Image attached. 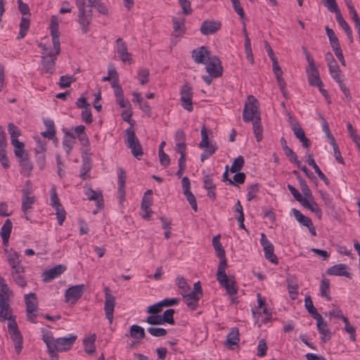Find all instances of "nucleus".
<instances>
[{
  "label": "nucleus",
  "instance_id": "nucleus-51",
  "mask_svg": "<svg viewBox=\"0 0 360 360\" xmlns=\"http://www.w3.org/2000/svg\"><path fill=\"white\" fill-rule=\"evenodd\" d=\"M326 31L332 49L340 46L338 39L335 34V32L332 29L329 28L328 26L326 27Z\"/></svg>",
  "mask_w": 360,
  "mask_h": 360
},
{
  "label": "nucleus",
  "instance_id": "nucleus-58",
  "mask_svg": "<svg viewBox=\"0 0 360 360\" xmlns=\"http://www.w3.org/2000/svg\"><path fill=\"white\" fill-rule=\"evenodd\" d=\"M138 77L141 84L144 85L149 80V71L146 68H141L138 72Z\"/></svg>",
  "mask_w": 360,
  "mask_h": 360
},
{
  "label": "nucleus",
  "instance_id": "nucleus-19",
  "mask_svg": "<svg viewBox=\"0 0 360 360\" xmlns=\"http://www.w3.org/2000/svg\"><path fill=\"white\" fill-rule=\"evenodd\" d=\"M314 319L317 321L318 330L319 333L322 335V337L321 338V340L323 342L328 341L330 339V335L327 323L323 321L321 315L315 317Z\"/></svg>",
  "mask_w": 360,
  "mask_h": 360
},
{
  "label": "nucleus",
  "instance_id": "nucleus-35",
  "mask_svg": "<svg viewBox=\"0 0 360 360\" xmlns=\"http://www.w3.org/2000/svg\"><path fill=\"white\" fill-rule=\"evenodd\" d=\"M309 199L304 198V200L301 203L302 205L310 210L312 212H314L316 215L318 217V218L321 219L322 217V212L320 207H319L318 204L316 202H314L313 199L310 200L311 201H309Z\"/></svg>",
  "mask_w": 360,
  "mask_h": 360
},
{
  "label": "nucleus",
  "instance_id": "nucleus-8",
  "mask_svg": "<svg viewBox=\"0 0 360 360\" xmlns=\"http://www.w3.org/2000/svg\"><path fill=\"white\" fill-rule=\"evenodd\" d=\"M86 288L84 284L75 285L68 288L65 293V302L71 304H76L82 296Z\"/></svg>",
  "mask_w": 360,
  "mask_h": 360
},
{
  "label": "nucleus",
  "instance_id": "nucleus-63",
  "mask_svg": "<svg viewBox=\"0 0 360 360\" xmlns=\"http://www.w3.org/2000/svg\"><path fill=\"white\" fill-rule=\"evenodd\" d=\"M147 330L154 337H163L167 334V330L162 328L150 327Z\"/></svg>",
  "mask_w": 360,
  "mask_h": 360
},
{
  "label": "nucleus",
  "instance_id": "nucleus-49",
  "mask_svg": "<svg viewBox=\"0 0 360 360\" xmlns=\"http://www.w3.org/2000/svg\"><path fill=\"white\" fill-rule=\"evenodd\" d=\"M301 190L304 195V198L312 200L313 195L311 190L309 189L306 181L301 177H298Z\"/></svg>",
  "mask_w": 360,
  "mask_h": 360
},
{
  "label": "nucleus",
  "instance_id": "nucleus-37",
  "mask_svg": "<svg viewBox=\"0 0 360 360\" xmlns=\"http://www.w3.org/2000/svg\"><path fill=\"white\" fill-rule=\"evenodd\" d=\"M96 334H93L83 340L84 351L89 354H92L95 352L94 342L96 341Z\"/></svg>",
  "mask_w": 360,
  "mask_h": 360
},
{
  "label": "nucleus",
  "instance_id": "nucleus-47",
  "mask_svg": "<svg viewBox=\"0 0 360 360\" xmlns=\"http://www.w3.org/2000/svg\"><path fill=\"white\" fill-rule=\"evenodd\" d=\"M247 200L250 202L254 200L259 191V185L257 183L251 184L248 186Z\"/></svg>",
  "mask_w": 360,
  "mask_h": 360
},
{
  "label": "nucleus",
  "instance_id": "nucleus-64",
  "mask_svg": "<svg viewBox=\"0 0 360 360\" xmlns=\"http://www.w3.org/2000/svg\"><path fill=\"white\" fill-rule=\"evenodd\" d=\"M347 128L349 136L351 137L352 141L355 143V144L359 143L360 142V136L356 134V130L353 128L352 124L348 122L347 124Z\"/></svg>",
  "mask_w": 360,
  "mask_h": 360
},
{
  "label": "nucleus",
  "instance_id": "nucleus-2",
  "mask_svg": "<svg viewBox=\"0 0 360 360\" xmlns=\"http://www.w3.org/2000/svg\"><path fill=\"white\" fill-rule=\"evenodd\" d=\"M243 119L245 122H252L253 132L256 140L259 142L262 139L263 129L261 124L259 102L253 96H249L245 103Z\"/></svg>",
  "mask_w": 360,
  "mask_h": 360
},
{
  "label": "nucleus",
  "instance_id": "nucleus-16",
  "mask_svg": "<svg viewBox=\"0 0 360 360\" xmlns=\"http://www.w3.org/2000/svg\"><path fill=\"white\" fill-rule=\"evenodd\" d=\"M203 188L207 191V196L212 200H216V184L213 182V174L203 176Z\"/></svg>",
  "mask_w": 360,
  "mask_h": 360
},
{
  "label": "nucleus",
  "instance_id": "nucleus-24",
  "mask_svg": "<svg viewBox=\"0 0 360 360\" xmlns=\"http://www.w3.org/2000/svg\"><path fill=\"white\" fill-rule=\"evenodd\" d=\"M25 302L26 305V312L37 311L38 309V301L37 295L34 292H30L25 295Z\"/></svg>",
  "mask_w": 360,
  "mask_h": 360
},
{
  "label": "nucleus",
  "instance_id": "nucleus-3",
  "mask_svg": "<svg viewBox=\"0 0 360 360\" xmlns=\"http://www.w3.org/2000/svg\"><path fill=\"white\" fill-rule=\"evenodd\" d=\"M77 336L70 334L68 337L54 338L51 331H44L42 340L47 348H52L58 352H64L70 350L73 346Z\"/></svg>",
  "mask_w": 360,
  "mask_h": 360
},
{
  "label": "nucleus",
  "instance_id": "nucleus-54",
  "mask_svg": "<svg viewBox=\"0 0 360 360\" xmlns=\"http://www.w3.org/2000/svg\"><path fill=\"white\" fill-rule=\"evenodd\" d=\"M234 11L239 15L240 19L244 21L246 16L243 7L240 5V0H231Z\"/></svg>",
  "mask_w": 360,
  "mask_h": 360
},
{
  "label": "nucleus",
  "instance_id": "nucleus-62",
  "mask_svg": "<svg viewBox=\"0 0 360 360\" xmlns=\"http://www.w3.org/2000/svg\"><path fill=\"white\" fill-rule=\"evenodd\" d=\"M206 148L207 149L203 151L200 155V160L202 162H204L205 160L211 157L217 150V147L212 144L210 145V147Z\"/></svg>",
  "mask_w": 360,
  "mask_h": 360
},
{
  "label": "nucleus",
  "instance_id": "nucleus-50",
  "mask_svg": "<svg viewBox=\"0 0 360 360\" xmlns=\"http://www.w3.org/2000/svg\"><path fill=\"white\" fill-rule=\"evenodd\" d=\"M244 165H245V160H244L243 157L241 155H239L234 160L232 165L231 166V167H230L231 172L235 173V172H239L243 167Z\"/></svg>",
  "mask_w": 360,
  "mask_h": 360
},
{
  "label": "nucleus",
  "instance_id": "nucleus-52",
  "mask_svg": "<svg viewBox=\"0 0 360 360\" xmlns=\"http://www.w3.org/2000/svg\"><path fill=\"white\" fill-rule=\"evenodd\" d=\"M8 131L11 136V142L13 140H18V138L21 135L20 129L13 123L8 124Z\"/></svg>",
  "mask_w": 360,
  "mask_h": 360
},
{
  "label": "nucleus",
  "instance_id": "nucleus-33",
  "mask_svg": "<svg viewBox=\"0 0 360 360\" xmlns=\"http://www.w3.org/2000/svg\"><path fill=\"white\" fill-rule=\"evenodd\" d=\"M337 22L340 25V26L343 29V30L345 32L349 41L352 43L353 42V35H352V31L351 30L350 26L349 24L343 18L341 13H337V15H335Z\"/></svg>",
  "mask_w": 360,
  "mask_h": 360
},
{
  "label": "nucleus",
  "instance_id": "nucleus-12",
  "mask_svg": "<svg viewBox=\"0 0 360 360\" xmlns=\"http://www.w3.org/2000/svg\"><path fill=\"white\" fill-rule=\"evenodd\" d=\"M93 14L90 9L78 11V23L79 24L82 33L86 34L89 31V25L92 21Z\"/></svg>",
  "mask_w": 360,
  "mask_h": 360
},
{
  "label": "nucleus",
  "instance_id": "nucleus-56",
  "mask_svg": "<svg viewBox=\"0 0 360 360\" xmlns=\"http://www.w3.org/2000/svg\"><path fill=\"white\" fill-rule=\"evenodd\" d=\"M343 322L345 323V330L349 334L350 340L353 342L356 341V330L355 328L350 325L349 321L347 318L343 319Z\"/></svg>",
  "mask_w": 360,
  "mask_h": 360
},
{
  "label": "nucleus",
  "instance_id": "nucleus-29",
  "mask_svg": "<svg viewBox=\"0 0 360 360\" xmlns=\"http://www.w3.org/2000/svg\"><path fill=\"white\" fill-rule=\"evenodd\" d=\"M173 30L176 36L182 35L186 32L185 22L186 19L184 17L176 18L172 17V19Z\"/></svg>",
  "mask_w": 360,
  "mask_h": 360
},
{
  "label": "nucleus",
  "instance_id": "nucleus-27",
  "mask_svg": "<svg viewBox=\"0 0 360 360\" xmlns=\"http://www.w3.org/2000/svg\"><path fill=\"white\" fill-rule=\"evenodd\" d=\"M182 297H184L187 306L192 310H195L198 307V302L201 298L200 296L191 290L189 292H186L184 295H182Z\"/></svg>",
  "mask_w": 360,
  "mask_h": 360
},
{
  "label": "nucleus",
  "instance_id": "nucleus-22",
  "mask_svg": "<svg viewBox=\"0 0 360 360\" xmlns=\"http://www.w3.org/2000/svg\"><path fill=\"white\" fill-rule=\"evenodd\" d=\"M347 266L345 264H335L327 269L326 273L332 276H342L350 278L351 274L347 271Z\"/></svg>",
  "mask_w": 360,
  "mask_h": 360
},
{
  "label": "nucleus",
  "instance_id": "nucleus-32",
  "mask_svg": "<svg viewBox=\"0 0 360 360\" xmlns=\"http://www.w3.org/2000/svg\"><path fill=\"white\" fill-rule=\"evenodd\" d=\"M212 245L217 256L221 259V261L226 260L225 257V250L220 243V235L214 236L212 238Z\"/></svg>",
  "mask_w": 360,
  "mask_h": 360
},
{
  "label": "nucleus",
  "instance_id": "nucleus-5",
  "mask_svg": "<svg viewBox=\"0 0 360 360\" xmlns=\"http://www.w3.org/2000/svg\"><path fill=\"white\" fill-rule=\"evenodd\" d=\"M125 134V143L127 146L131 150L132 155L141 160L143 155L142 146L136 136L135 131L133 127H130L124 131Z\"/></svg>",
  "mask_w": 360,
  "mask_h": 360
},
{
  "label": "nucleus",
  "instance_id": "nucleus-43",
  "mask_svg": "<svg viewBox=\"0 0 360 360\" xmlns=\"http://www.w3.org/2000/svg\"><path fill=\"white\" fill-rule=\"evenodd\" d=\"M130 335L134 339L142 340L146 335L144 328L137 325H132L130 327Z\"/></svg>",
  "mask_w": 360,
  "mask_h": 360
},
{
  "label": "nucleus",
  "instance_id": "nucleus-30",
  "mask_svg": "<svg viewBox=\"0 0 360 360\" xmlns=\"http://www.w3.org/2000/svg\"><path fill=\"white\" fill-rule=\"evenodd\" d=\"M11 311L8 300H5L4 298L0 297V319L1 321L8 320L11 317H14L12 315H9Z\"/></svg>",
  "mask_w": 360,
  "mask_h": 360
},
{
  "label": "nucleus",
  "instance_id": "nucleus-10",
  "mask_svg": "<svg viewBox=\"0 0 360 360\" xmlns=\"http://www.w3.org/2000/svg\"><path fill=\"white\" fill-rule=\"evenodd\" d=\"M260 243L263 247L265 258L271 263L277 264L278 260L277 256L274 254V247L264 233H261Z\"/></svg>",
  "mask_w": 360,
  "mask_h": 360
},
{
  "label": "nucleus",
  "instance_id": "nucleus-25",
  "mask_svg": "<svg viewBox=\"0 0 360 360\" xmlns=\"http://www.w3.org/2000/svg\"><path fill=\"white\" fill-rule=\"evenodd\" d=\"M292 131L294 132L295 136L302 143L303 147L306 148L310 147L311 142L309 139L306 137L304 130L298 123L293 124Z\"/></svg>",
  "mask_w": 360,
  "mask_h": 360
},
{
  "label": "nucleus",
  "instance_id": "nucleus-59",
  "mask_svg": "<svg viewBox=\"0 0 360 360\" xmlns=\"http://www.w3.org/2000/svg\"><path fill=\"white\" fill-rule=\"evenodd\" d=\"M246 175L243 172H237L233 176V179L229 181V184L231 185H236L237 184H242L245 182Z\"/></svg>",
  "mask_w": 360,
  "mask_h": 360
},
{
  "label": "nucleus",
  "instance_id": "nucleus-31",
  "mask_svg": "<svg viewBox=\"0 0 360 360\" xmlns=\"http://www.w3.org/2000/svg\"><path fill=\"white\" fill-rule=\"evenodd\" d=\"M19 162L21 167L20 173L25 176H29L33 169V165L27 155H25V157L20 158Z\"/></svg>",
  "mask_w": 360,
  "mask_h": 360
},
{
  "label": "nucleus",
  "instance_id": "nucleus-45",
  "mask_svg": "<svg viewBox=\"0 0 360 360\" xmlns=\"http://www.w3.org/2000/svg\"><path fill=\"white\" fill-rule=\"evenodd\" d=\"M11 144L14 146L15 155L18 159L25 157V146L23 143L19 141L18 140H13V141L11 142Z\"/></svg>",
  "mask_w": 360,
  "mask_h": 360
},
{
  "label": "nucleus",
  "instance_id": "nucleus-23",
  "mask_svg": "<svg viewBox=\"0 0 360 360\" xmlns=\"http://www.w3.org/2000/svg\"><path fill=\"white\" fill-rule=\"evenodd\" d=\"M8 330L11 335V339L13 342L23 340L22 335L18 330L15 317H11L9 319V322L8 323Z\"/></svg>",
  "mask_w": 360,
  "mask_h": 360
},
{
  "label": "nucleus",
  "instance_id": "nucleus-1",
  "mask_svg": "<svg viewBox=\"0 0 360 360\" xmlns=\"http://www.w3.org/2000/svg\"><path fill=\"white\" fill-rule=\"evenodd\" d=\"M50 32L52 37L53 46L55 52L49 51L45 45L39 44L42 49L44 56H41L43 70L48 74H53L55 70L56 60L60 52L58 22L56 16H52L50 22Z\"/></svg>",
  "mask_w": 360,
  "mask_h": 360
},
{
  "label": "nucleus",
  "instance_id": "nucleus-57",
  "mask_svg": "<svg viewBox=\"0 0 360 360\" xmlns=\"http://www.w3.org/2000/svg\"><path fill=\"white\" fill-rule=\"evenodd\" d=\"M174 312H175V311L173 309H167L164 312L163 315L161 316L163 323H169L171 325L174 324Z\"/></svg>",
  "mask_w": 360,
  "mask_h": 360
},
{
  "label": "nucleus",
  "instance_id": "nucleus-15",
  "mask_svg": "<svg viewBox=\"0 0 360 360\" xmlns=\"http://www.w3.org/2000/svg\"><path fill=\"white\" fill-rule=\"evenodd\" d=\"M221 27L220 22L207 20L202 22L200 30L203 35H210L216 33L220 30Z\"/></svg>",
  "mask_w": 360,
  "mask_h": 360
},
{
  "label": "nucleus",
  "instance_id": "nucleus-21",
  "mask_svg": "<svg viewBox=\"0 0 360 360\" xmlns=\"http://www.w3.org/2000/svg\"><path fill=\"white\" fill-rule=\"evenodd\" d=\"M127 174L124 169L122 167L118 169V194L120 201H122L125 198V183H126Z\"/></svg>",
  "mask_w": 360,
  "mask_h": 360
},
{
  "label": "nucleus",
  "instance_id": "nucleus-6",
  "mask_svg": "<svg viewBox=\"0 0 360 360\" xmlns=\"http://www.w3.org/2000/svg\"><path fill=\"white\" fill-rule=\"evenodd\" d=\"M50 205L55 209L58 223L61 226L65 219L66 212L58 196L55 186L50 189Z\"/></svg>",
  "mask_w": 360,
  "mask_h": 360
},
{
  "label": "nucleus",
  "instance_id": "nucleus-44",
  "mask_svg": "<svg viewBox=\"0 0 360 360\" xmlns=\"http://www.w3.org/2000/svg\"><path fill=\"white\" fill-rule=\"evenodd\" d=\"M281 143L285 155L289 157L291 161H293L294 162H298L297 155L293 152V150L290 148L288 146L287 141L284 138L281 139Z\"/></svg>",
  "mask_w": 360,
  "mask_h": 360
},
{
  "label": "nucleus",
  "instance_id": "nucleus-48",
  "mask_svg": "<svg viewBox=\"0 0 360 360\" xmlns=\"http://www.w3.org/2000/svg\"><path fill=\"white\" fill-rule=\"evenodd\" d=\"M304 306L309 314H310L314 319L320 315L317 312L316 309L314 307L313 302L309 296H307L304 298Z\"/></svg>",
  "mask_w": 360,
  "mask_h": 360
},
{
  "label": "nucleus",
  "instance_id": "nucleus-39",
  "mask_svg": "<svg viewBox=\"0 0 360 360\" xmlns=\"http://www.w3.org/2000/svg\"><path fill=\"white\" fill-rule=\"evenodd\" d=\"M292 212L296 220L302 226L307 227L309 225H311V219L309 217L304 215L300 210L293 208L292 210Z\"/></svg>",
  "mask_w": 360,
  "mask_h": 360
},
{
  "label": "nucleus",
  "instance_id": "nucleus-34",
  "mask_svg": "<svg viewBox=\"0 0 360 360\" xmlns=\"http://www.w3.org/2000/svg\"><path fill=\"white\" fill-rule=\"evenodd\" d=\"M44 125L46 127V130L41 133V136L50 140L53 139L56 134V128L53 121L51 120H44Z\"/></svg>",
  "mask_w": 360,
  "mask_h": 360
},
{
  "label": "nucleus",
  "instance_id": "nucleus-18",
  "mask_svg": "<svg viewBox=\"0 0 360 360\" xmlns=\"http://www.w3.org/2000/svg\"><path fill=\"white\" fill-rule=\"evenodd\" d=\"M11 275L14 282L21 288L27 285V281L25 278V269L22 266L12 269Z\"/></svg>",
  "mask_w": 360,
  "mask_h": 360
},
{
  "label": "nucleus",
  "instance_id": "nucleus-38",
  "mask_svg": "<svg viewBox=\"0 0 360 360\" xmlns=\"http://www.w3.org/2000/svg\"><path fill=\"white\" fill-rule=\"evenodd\" d=\"M8 262L10 264L11 269L17 266H21L20 262L19 260V255L15 251L11 250L10 251L6 250Z\"/></svg>",
  "mask_w": 360,
  "mask_h": 360
},
{
  "label": "nucleus",
  "instance_id": "nucleus-14",
  "mask_svg": "<svg viewBox=\"0 0 360 360\" xmlns=\"http://www.w3.org/2000/svg\"><path fill=\"white\" fill-rule=\"evenodd\" d=\"M210 58V51L204 46L197 48L192 51V58L198 64H206Z\"/></svg>",
  "mask_w": 360,
  "mask_h": 360
},
{
  "label": "nucleus",
  "instance_id": "nucleus-40",
  "mask_svg": "<svg viewBox=\"0 0 360 360\" xmlns=\"http://www.w3.org/2000/svg\"><path fill=\"white\" fill-rule=\"evenodd\" d=\"M30 20L28 18L22 17L20 23V32L17 37L18 39H21L25 37L27 30L30 28Z\"/></svg>",
  "mask_w": 360,
  "mask_h": 360
},
{
  "label": "nucleus",
  "instance_id": "nucleus-20",
  "mask_svg": "<svg viewBox=\"0 0 360 360\" xmlns=\"http://www.w3.org/2000/svg\"><path fill=\"white\" fill-rule=\"evenodd\" d=\"M85 195L89 200L96 201V206L99 210L103 207V198L101 191H96L90 187L85 191Z\"/></svg>",
  "mask_w": 360,
  "mask_h": 360
},
{
  "label": "nucleus",
  "instance_id": "nucleus-42",
  "mask_svg": "<svg viewBox=\"0 0 360 360\" xmlns=\"http://www.w3.org/2000/svg\"><path fill=\"white\" fill-rule=\"evenodd\" d=\"M12 294L4 278L0 276V297L8 300Z\"/></svg>",
  "mask_w": 360,
  "mask_h": 360
},
{
  "label": "nucleus",
  "instance_id": "nucleus-9",
  "mask_svg": "<svg viewBox=\"0 0 360 360\" xmlns=\"http://www.w3.org/2000/svg\"><path fill=\"white\" fill-rule=\"evenodd\" d=\"M103 292L105 293L104 311L105 317L109 323H112L115 307V297L110 292V288L107 286L104 287Z\"/></svg>",
  "mask_w": 360,
  "mask_h": 360
},
{
  "label": "nucleus",
  "instance_id": "nucleus-13",
  "mask_svg": "<svg viewBox=\"0 0 360 360\" xmlns=\"http://www.w3.org/2000/svg\"><path fill=\"white\" fill-rule=\"evenodd\" d=\"M66 270V266L63 264H57L53 267L45 271L43 273L44 282L48 283L56 278H58Z\"/></svg>",
  "mask_w": 360,
  "mask_h": 360
},
{
  "label": "nucleus",
  "instance_id": "nucleus-26",
  "mask_svg": "<svg viewBox=\"0 0 360 360\" xmlns=\"http://www.w3.org/2000/svg\"><path fill=\"white\" fill-rule=\"evenodd\" d=\"M151 193L150 190H148L145 193L141 202V210L145 212L143 217L146 219L150 218V213L151 212L150 206L153 202L152 198L150 196Z\"/></svg>",
  "mask_w": 360,
  "mask_h": 360
},
{
  "label": "nucleus",
  "instance_id": "nucleus-4",
  "mask_svg": "<svg viewBox=\"0 0 360 360\" xmlns=\"http://www.w3.org/2000/svg\"><path fill=\"white\" fill-rule=\"evenodd\" d=\"M227 266L226 260L220 261L217 272V280L219 285L226 289V293L230 296L236 295L238 292V288L234 277H229L226 274Z\"/></svg>",
  "mask_w": 360,
  "mask_h": 360
},
{
  "label": "nucleus",
  "instance_id": "nucleus-7",
  "mask_svg": "<svg viewBox=\"0 0 360 360\" xmlns=\"http://www.w3.org/2000/svg\"><path fill=\"white\" fill-rule=\"evenodd\" d=\"M193 89L188 84H184L180 89V101L184 109L191 112L193 107Z\"/></svg>",
  "mask_w": 360,
  "mask_h": 360
},
{
  "label": "nucleus",
  "instance_id": "nucleus-61",
  "mask_svg": "<svg viewBox=\"0 0 360 360\" xmlns=\"http://www.w3.org/2000/svg\"><path fill=\"white\" fill-rule=\"evenodd\" d=\"M184 195L186 198L188 203L191 205V207L195 212L198 211V204L196 202V199L195 195L192 193L191 191H186L184 193Z\"/></svg>",
  "mask_w": 360,
  "mask_h": 360
},
{
  "label": "nucleus",
  "instance_id": "nucleus-28",
  "mask_svg": "<svg viewBox=\"0 0 360 360\" xmlns=\"http://www.w3.org/2000/svg\"><path fill=\"white\" fill-rule=\"evenodd\" d=\"M239 340V330L238 328L234 327L232 328L231 331L228 333L225 345L229 349H233V346L237 345Z\"/></svg>",
  "mask_w": 360,
  "mask_h": 360
},
{
  "label": "nucleus",
  "instance_id": "nucleus-17",
  "mask_svg": "<svg viewBox=\"0 0 360 360\" xmlns=\"http://www.w3.org/2000/svg\"><path fill=\"white\" fill-rule=\"evenodd\" d=\"M306 72L309 85L312 86H323V84L319 76V70L316 67L307 68Z\"/></svg>",
  "mask_w": 360,
  "mask_h": 360
},
{
  "label": "nucleus",
  "instance_id": "nucleus-53",
  "mask_svg": "<svg viewBox=\"0 0 360 360\" xmlns=\"http://www.w3.org/2000/svg\"><path fill=\"white\" fill-rule=\"evenodd\" d=\"M12 227L13 225L11 221L9 219H6L1 228V237H10L12 231Z\"/></svg>",
  "mask_w": 360,
  "mask_h": 360
},
{
  "label": "nucleus",
  "instance_id": "nucleus-41",
  "mask_svg": "<svg viewBox=\"0 0 360 360\" xmlns=\"http://www.w3.org/2000/svg\"><path fill=\"white\" fill-rule=\"evenodd\" d=\"M329 291L330 281L326 278H323L320 283V292L321 296L326 297L328 301H330L332 300L331 297L329 295Z\"/></svg>",
  "mask_w": 360,
  "mask_h": 360
},
{
  "label": "nucleus",
  "instance_id": "nucleus-55",
  "mask_svg": "<svg viewBox=\"0 0 360 360\" xmlns=\"http://www.w3.org/2000/svg\"><path fill=\"white\" fill-rule=\"evenodd\" d=\"M200 134H201L202 140H201L200 143H199V147L201 148L210 147V145L209 143V139H208V134H207V129H206V127L205 124L202 125V127L201 128Z\"/></svg>",
  "mask_w": 360,
  "mask_h": 360
},
{
  "label": "nucleus",
  "instance_id": "nucleus-46",
  "mask_svg": "<svg viewBox=\"0 0 360 360\" xmlns=\"http://www.w3.org/2000/svg\"><path fill=\"white\" fill-rule=\"evenodd\" d=\"M176 283L181 290L180 293L181 295H184L186 292H189L191 290L190 286L188 285L186 279L183 276H177L176 278Z\"/></svg>",
  "mask_w": 360,
  "mask_h": 360
},
{
  "label": "nucleus",
  "instance_id": "nucleus-11",
  "mask_svg": "<svg viewBox=\"0 0 360 360\" xmlns=\"http://www.w3.org/2000/svg\"><path fill=\"white\" fill-rule=\"evenodd\" d=\"M205 68L207 72L214 78L219 77L223 72L221 61L217 56L211 57L207 60Z\"/></svg>",
  "mask_w": 360,
  "mask_h": 360
},
{
  "label": "nucleus",
  "instance_id": "nucleus-36",
  "mask_svg": "<svg viewBox=\"0 0 360 360\" xmlns=\"http://www.w3.org/2000/svg\"><path fill=\"white\" fill-rule=\"evenodd\" d=\"M35 202V197H26L22 198V204H21V210L24 214L25 215V219L29 220L30 218L27 216V212L32 208V205Z\"/></svg>",
  "mask_w": 360,
  "mask_h": 360
},
{
  "label": "nucleus",
  "instance_id": "nucleus-60",
  "mask_svg": "<svg viewBox=\"0 0 360 360\" xmlns=\"http://www.w3.org/2000/svg\"><path fill=\"white\" fill-rule=\"evenodd\" d=\"M267 345L266 342L264 339H261L259 340L257 345V355L258 356L262 357L266 355L267 351Z\"/></svg>",
  "mask_w": 360,
  "mask_h": 360
}]
</instances>
